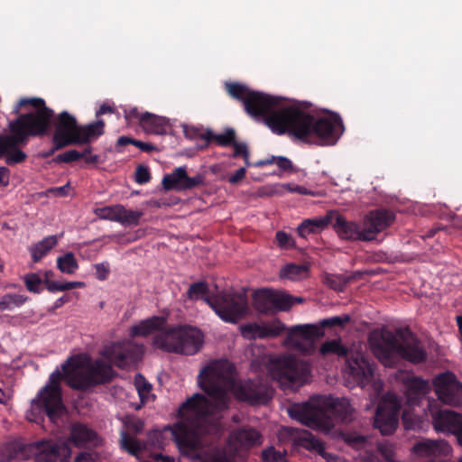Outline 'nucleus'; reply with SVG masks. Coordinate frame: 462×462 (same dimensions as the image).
Masks as SVG:
<instances>
[{"instance_id": "1", "label": "nucleus", "mask_w": 462, "mask_h": 462, "mask_svg": "<svg viewBox=\"0 0 462 462\" xmlns=\"http://www.w3.org/2000/svg\"><path fill=\"white\" fill-rule=\"evenodd\" d=\"M199 386L208 394L195 393L179 409L180 420L170 428L181 453L201 462H235L221 450L203 451V436L219 431L222 412L228 408L230 393L238 400L264 403L273 396V389L260 382L236 383L233 366L227 360H215L198 375Z\"/></svg>"}, {"instance_id": "2", "label": "nucleus", "mask_w": 462, "mask_h": 462, "mask_svg": "<svg viewBox=\"0 0 462 462\" xmlns=\"http://www.w3.org/2000/svg\"><path fill=\"white\" fill-rule=\"evenodd\" d=\"M142 353V346L124 341L106 346L100 353L101 358L94 362L85 354L69 358L61 365V371L56 369L51 374L48 383L31 401L26 419L41 424L47 416L51 422L57 423L65 413L60 391L63 376L71 388L86 389L111 380L115 374L112 365L121 368L127 367Z\"/></svg>"}, {"instance_id": "3", "label": "nucleus", "mask_w": 462, "mask_h": 462, "mask_svg": "<svg viewBox=\"0 0 462 462\" xmlns=\"http://www.w3.org/2000/svg\"><path fill=\"white\" fill-rule=\"evenodd\" d=\"M228 94L243 102L245 111L262 118L273 133L288 132L312 144L333 145L344 133L341 118L336 114L315 117L299 104H287L282 97L253 91L238 83H226Z\"/></svg>"}, {"instance_id": "4", "label": "nucleus", "mask_w": 462, "mask_h": 462, "mask_svg": "<svg viewBox=\"0 0 462 462\" xmlns=\"http://www.w3.org/2000/svg\"><path fill=\"white\" fill-rule=\"evenodd\" d=\"M369 345L374 355L385 366H393L400 359L420 363L426 359V351L409 329H375L369 336Z\"/></svg>"}, {"instance_id": "5", "label": "nucleus", "mask_w": 462, "mask_h": 462, "mask_svg": "<svg viewBox=\"0 0 462 462\" xmlns=\"http://www.w3.org/2000/svg\"><path fill=\"white\" fill-rule=\"evenodd\" d=\"M24 107L27 112L20 116L15 121L9 123L12 135H0V158L6 157L14 146H17L32 135H41L47 132L53 112L45 106L42 98H22L14 107L18 114Z\"/></svg>"}, {"instance_id": "6", "label": "nucleus", "mask_w": 462, "mask_h": 462, "mask_svg": "<svg viewBox=\"0 0 462 462\" xmlns=\"http://www.w3.org/2000/svg\"><path fill=\"white\" fill-rule=\"evenodd\" d=\"M353 412L354 409L346 398L326 402L324 398H318L303 403H294L288 409L291 419L325 433H328L334 427L332 420L327 416L328 413L342 422H348L352 420Z\"/></svg>"}, {"instance_id": "7", "label": "nucleus", "mask_w": 462, "mask_h": 462, "mask_svg": "<svg viewBox=\"0 0 462 462\" xmlns=\"http://www.w3.org/2000/svg\"><path fill=\"white\" fill-rule=\"evenodd\" d=\"M105 124L97 120L86 125H79L75 116L61 112L54 121L52 152L70 144H83L98 138L104 133Z\"/></svg>"}, {"instance_id": "8", "label": "nucleus", "mask_w": 462, "mask_h": 462, "mask_svg": "<svg viewBox=\"0 0 462 462\" xmlns=\"http://www.w3.org/2000/svg\"><path fill=\"white\" fill-rule=\"evenodd\" d=\"M267 371L270 377L284 390L295 391L304 384L310 376L308 363L292 356H277L269 358Z\"/></svg>"}, {"instance_id": "9", "label": "nucleus", "mask_w": 462, "mask_h": 462, "mask_svg": "<svg viewBox=\"0 0 462 462\" xmlns=\"http://www.w3.org/2000/svg\"><path fill=\"white\" fill-rule=\"evenodd\" d=\"M348 315L335 316L320 321V325H297L290 328L284 345L307 355L314 348V342L323 337L322 328L325 326H341L349 321Z\"/></svg>"}, {"instance_id": "10", "label": "nucleus", "mask_w": 462, "mask_h": 462, "mask_svg": "<svg viewBox=\"0 0 462 462\" xmlns=\"http://www.w3.org/2000/svg\"><path fill=\"white\" fill-rule=\"evenodd\" d=\"M397 376L404 385L406 397L402 417L404 428L406 430H415L420 426L421 420L418 415L413 413V409L430 393V383L405 372H400Z\"/></svg>"}, {"instance_id": "11", "label": "nucleus", "mask_w": 462, "mask_h": 462, "mask_svg": "<svg viewBox=\"0 0 462 462\" xmlns=\"http://www.w3.org/2000/svg\"><path fill=\"white\" fill-rule=\"evenodd\" d=\"M344 371L349 378L361 387L364 388L371 384L373 390V393H371L372 401L375 400L383 391V382L380 379L374 378V365L363 352H351L346 358Z\"/></svg>"}, {"instance_id": "12", "label": "nucleus", "mask_w": 462, "mask_h": 462, "mask_svg": "<svg viewBox=\"0 0 462 462\" xmlns=\"http://www.w3.org/2000/svg\"><path fill=\"white\" fill-rule=\"evenodd\" d=\"M205 302L226 323H237L248 311L246 297L241 293L223 292L214 298H206Z\"/></svg>"}, {"instance_id": "13", "label": "nucleus", "mask_w": 462, "mask_h": 462, "mask_svg": "<svg viewBox=\"0 0 462 462\" xmlns=\"http://www.w3.org/2000/svg\"><path fill=\"white\" fill-rule=\"evenodd\" d=\"M28 448L35 462H69L72 453L66 440L42 439Z\"/></svg>"}, {"instance_id": "14", "label": "nucleus", "mask_w": 462, "mask_h": 462, "mask_svg": "<svg viewBox=\"0 0 462 462\" xmlns=\"http://www.w3.org/2000/svg\"><path fill=\"white\" fill-rule=\"evenodd\" d=\"M400 401L393 393L384 394L379 402L374 416V427L383 435L393 434L398 426Z\"/></svg>"}, {"instance_id": "15", "label": "nucleus", "mask_w": 462, "mask_h": 462, "mask_svg": "<svg viewBox=\"0 0 462 462\" xmlns=\"http://www.w3.org/2000/svg\"><path fill=\"white\" fill-rule=\"evenodd\" d=\"M436 395L443 403L451 406L462 405V383L457 376L446 372L437 375L433 380Z\"/></svg>"}, {"instance_id": "16", "label": "nucleus", "mask_w": 462, "mask_h": 462, "mask_svg": "<svg viewBox=\"0 0 462 462\" xmlns=\"http://www.w3.org/2000/svg\"><path fill=\"white\" fill-rule=\"evenodd\" d=\"M203 181V175L197 174L193 177H189L187 167L180 166L174 169L172 172L164 175L162 185L166 190L184 191L201 185Z\"/></svg>"}, {"instance_id": "17", "label": "nucleus", "mask_w": 462, "mask_h": 462, "mask_svg": "<svg viewBox=\"0 0 462 462\" xmlns=\"http://www.w3.org/2000/svg\"><path fill=\"white\" fill-rule=\"evenodd\" d=\"M394 220L393 212L384 209L370 211L363 220L365 237L367 241L373 240L377 234L390 226Z\"/></svg>"}, {"instance_id": "18", "label": "nucleus", "mask_w": 462, "mask_h": 462, "mask_svg": "<svg viewBox=\"0 0 462 462\" xmlns=\"http://www.w3.org/2000/svg\"><path fill=\"white\" fill-rule=\"evenodd\" d=\"M262 442V435L256 430L250 427L233 430L228 439L230 449L236 453L259 446Z\"/></svg>"}, {"instance_id": "19", "label": "nucleus", "mask_w": 462, "mask_h": 462, "mask_svg": "<svg viewBox=\"0 0 462 462\" xmlns=\"http://www.w3.org/2000/svg\"><path fill=\"white\" fill-rule=\"evenodd\" d=\"M285 326L279 320L264 323H247L240 327L241 335L246 339L273 337L280 335Z\"/></svg>"}, {"instance_id": "20", "label": "nucleus", "mask_w": 462, "mask_h": 462, "mask_svg": "<svg viewBox=\"0 0 462 462\" xmlns=\"http://www.w3.org/2000/svg\"><path fill=\"white\" fill-rule=\"evenodd\" d=\"M434 430L438 432L457 435L462 429V415L449 410L431 413Z\"/></svg>"}, {"instance_id": "21", "label": "nucleus", "mask_w": 462, "mask_h": 462, "mask_svg": "<svg viewBox=\"0 0 462 462\" xmlns=\"http://www.w3.org/2000/svg\"><path fill=\"white\" fill-rule=\"evenodd\" d=\"M333 228L340 239L349 241H367L363 224L347 220L341 215H335Z\"/></svg>"}, {"instance_id": "22", "label": "nucleus", "mask_w": 462, "mask_h": 462, "mask_svg": "<svg viewBox=\"0 0 462 462\" xmlns=\"http://www.w3.org/2000/svg\"><path fill=\"white\" fill-rule=\"evenodd\" d=\"M180 328L181 326L161 328L153 337V346L165 352L180 354Z\"/></svg>"}, {"instance_id": "23", "label": "nucleus", "mask_w": 462, "mask_h": 462, "mask_svg": "<svg viewBox=\"0 0 462 462\" xmlns=\"http://www.w3.org/2000/svg\"><path fill=\"white\" fill-rule=\"evenodd\" d=\"M450 450V446L444 440L424 439L417 442L411 452L420 458H430L447 456Z\"/></svg>"}, {"instance_id": "24", "label": "nucleus", "mask_w": 462, "mask_h": 462, "mask_svg": "<svg viewBox=\"0 0 462 462\" xmlns=\"http://www.w3.org/2000/svg\"><path fill=\"white\" fill-rule=\"evenodd\" d=\"M180 337V349L181 355H194L203 345V334L198 328L189 326H181Z\"/></svg>"}, {"instance_id": "25", "label": "nucleus", "mask_w": 462, "mask_h": 462, "mask_svg": "<svg viewBox=\"0 0 462 462\" xmlns=\"http://www.w3.org/2000/svg\"><path fill=\"white\" fill-rule=\"evenodd\" d=\"M67 442H71L77 447H86L88 445L98 446L101 439L97 433L88 426L77 423L72 425L70 435Z\"/></svg>"}, {"instance_id": "26", "label": "nucleus", "mask_w": 462, "mask_h": 462, "mask_svg": "<svg viewBox=\"0 0 462 462\" xmlns=\"http://www.w3.org/2000/svg\"><path fill=\"white\" fill-rule=\"evenodd\" d=\"M166 319L161 316H152L134 325L130 329L132 337H146L155 331L157 333L165 325Z\"/></svg>"}, {"instance_id": "27", "label": "nucleus", "mask_w": 462, "mask_h": 462, "mask_svg": "<svg viewBox=\"0 0 462 462\" xmlns=\"http://www.w3.org/2000/svg\"><path fill=\"white\" fill-rule=\"evenodd\" d=\"M140 125L148 134H164L169 124L165 117L146 112L140 116Z\"/></svg>"}, {"instance_id": "28", "label": "nucleus", "mask_w": 462, "mask_h": 462, "mask_svg": "<svg viewBox=\"0 0 462 462\" xmlns=\"http://www.w3.org/2000/svg\"><path fill=\"white\" fill-rule=\"evenodd\" d=\"M332 218L333 213H329L324 217L306 219L298 226V233L301 237H306L310 234L318 233L323 230Z\"/></svg>"}, {"instance_id": "29", "label": "nucleus", "mask_w": 462, "mask_h": 462, "mask_svg": "<svg viewBox=\"0 0 462 462\" xmlns=\"http://www.w3.org/2000/svg\"><path fill=\"white\" fill-rule=\"evenodd\" d=\"M134 386L138 393L140 402L134 404V407L135 410H139L145 403L152 401L154 395L152 393V384L149 383L141 374H137L134 376Z\"/></svg>"}, {"instance_id": "30", "label": "nucleus", "mask_w": 462, "mask_h": 462, "mask_svg": "<svg viewBox=\"0 0 462 462\" xmlns=\"http://www.w3.org/2000/svg\"><path fill=\"white\" fill-rule=\"evenodd\" d=\"M60 236H49L35 244L30 248V253L33 262H39L58 243Z\"/></svg>"}, {"instance_id": "31", "label": "nucleus", "mask_w": 462, "mask_h": 462, "mask_svg": "<svg viewBox=\"0 0 462 462\" xmlns=\"http://www.w3.org/2000/svg\"><path fill=\"white\" fill-rule=\"evenodd\" d=\"M302 445L310 450L317 451L327 462H340V457L325 451L323 443L314 436L307 434L302 439Z\"/></svg>"}, {"instance_id": "32", "label": "nucleus", "mask_w": 462, "mask_h": 462, "mask_svg": "<svg viewBox=\"0 0 462 462\" xmlns=\"http://www.w3.org/2000/svg\"><path fill=\"white\" fill-rule=\"evenodd\" d=\"M280 276L291 281L305 279L309 276V266L306 264H287L281 269Z\"/></svg>"}, {"instance_id": "33", "label": "nucleus", "mask_w": 462, "mask_h": 462, "mask_svg": "<svg viewBox=\"0 0 462 462\" xmlns=\"http://www.w3.org/2000/svg\"><path fill=\"white\" fill-rule=\"evenodd\" d=\"M254 308L261 313H267L273 310V290H262L254 294Z\"/></svg>"}, {"instance_id": "34", "label": "nucleus", "mask_w": 462, "mask_h": 462, "mask_svg": "<svg viewBox=\"0 0 462 462\" xmlns=\"http://www.w3.org/2000/svg\"><path fill=\"white\" fill-rule=\"evenodd\" d=\"M27 300V297L22 294L7 293L0 298V310L11 311L21 307Z\"/></svg>"}, {"instance_id": "35", "label": "nucleus", "mask_w": 462, "mask_h": 462, "mask_svg": "<svg viewBox=\"0 0 462 462\" xmlns=\"http://www.w3.org/2000/svg\"><path fill=\"white\" fill-rule=\"evenodd\" d=\"M58 269L68 274L76 273L79 268L78 262L72 253H67L57 259Z\"/></svg>"}, {"instance_id": "36", "label": "nucleus", "mask_w": 462, "mask_h": 462, "mask_svg": "<svg viewBox=\"0 0 462 462\" xmlns=\"http://www.w3.org/2000/svg\"><path fill=\"white\" fill-rule=\"evenodd\" d=\"M344 440L357 450H364L365 453H369L372 450V446L366 437L346 433L344 435Z\"/></svg>"}, {"instance_id": "37", "label": "nucleus", "mask_w": 462, "mask_h": 462, "mask_svg": "<svg viewBox=\"0 0 462 462\" xmlns=\"http://www.w3.org/2000/svg\"><path fill=\"white\" fill-rule=\"evenodd\" d=\"M120 444L122 448L125 449L129 454L138 457V454L143 449V444L135 438L131 437L126 432L121 433Z\"/></svg>"}, {"instance_id": "38", "label": "nucleus", "mask_w": 462, "mask_h": 462, "mask_svg": "<svg viewBox=\"0 0 462 462\" xmlns=\"http://www.w3.org/2000/svg\"><path fill=\"white\" fill-rule=\"evenodd\" d=\"M273 301L274 310H287L294 305L293 297L279 291L273 290Z\"/></svg>"}, {"instance_id": "39", "label": "nucleus", "mask_w": 462, "mask_h": 462, "mask_svg": "<svg viewBox=\"0 0 462 462\" xmlns=\"http://www.w3.org/2000/svg\"><path fill=\"white\" fill-rule=\"evenodd\" d=\"M143 212L139 210H129L124 206L121 207L117 222L123 226H136L139 223Z\"/></svg>"}, {"instance_id": "40", "label": "nucleus", "mask_w": 462, "mask_h": 462, "mask_svg": "<svg viewBox=\"0 0 462 462\" xmlns=\"http://www.w3.org/2000/svg\"><path fill=\"white\" fill-rule=\"evenodd\" d=\"M320 353L323 356L333 353L339 356H346L347 349L341 344L339 339H333L326 341L324 344H322L320 346Z\"/></svg>"}, {"instance_id": "41", "label": "nucleus", "mask_w": 462, "mask_h": 462, "mask_svg": "<svg viewBox=\"0 0 462 462\" xmlns=\"http://www.w3.org/2000/svg\"><path fill=\"white\" fill-rule=\"evenodd\" d=\"M122 205L116 204L95 209V214L100 219L117 222Z\"/></svg>"}, {"instance_id": "42", "label": "nucleus", "mask_w": 462, "mask_h": 462, "mask_svg": "<svg viewBox=\"0 0 462 462\" xmlns=\"http://www.w3.org/2000/svg\"><path fill=\"white\" fill-rule=\"evenodd\" d=\"M187 296L189 300H197L202 299L205 300L208 296V285L205 282H195L191 284L187 291Z\"/></svg>"}, {"instance_id": "43", "label": "nucleus", "mask_w": 462, "mask_h": 462, "mask_svg": "<svg viewBox=\"0 0 462 462\" xmlns=\"http://www.w3.org/2000/svg\"><path fill=\"white\" fill-rule=\"evenodd\" d=\"M262 459L263 462H286L284 453L275 450L273 447L263 450Z\"/></svg>"}, {"instance_id": "44", "label": "nucleus", "mask_w": 462, "mask_h": 462, "mask_svg": "<svg viewBox=\"0 0 462 462\" xmlns=\"http://www.w3.org/2000/svg\"><path fill=\"white\" fill-rule=\"evenodd\" d=\"M23 281L29 291L38 293L42 291V279L37 273L24 275Z\"/></svg>"}, {"instance_id": "45", "label": "nucleus", "mask_w": 462, "mask_h": 462, "mask_svg": "<svg viewBox=\"0 0 462 462\" xmlns=\"http://www.w3.org/2000/svg\"><path fill=\"white\" fill-rule=\"evenodd\" d=\"M283 190H288L289 192H296L299 194L309 195L311 194L306 188L299 185H291V184H277L275 186L273 193H282Z\"/></svg>"}, {"instance_id": "46", "label": "nucleus", "mask_w": 462, "mask_h": 462, "mask_svg": "<svg viewBox=\"0 0 462 462\" xmlns=\"http://www.w3.org/2000/svg\"><path fill=\"white\" fill-rule=\"evenodd\" d=\"M25 158L26 154L22 150L18 149L17 146H14L7 153L5 162L9 165H14L22 162Z\"/></svg>"}, {"instance_id": "47", "label": "nucleus", "mask_w": 462, "mask_h": 462, "mask_svg": "<svg viewBox=\"0 0 462 462\" xmlns=\"http://www.w3.org/2000/svg\"><path fill=\"white\" fill-rule=\"evenodd\" d=\"M276 240L278 245L283 249L292 248L295 245L292 236L283 231H278L276 233Z\"/></svg>"}, {"instance_id": "48", "label": "nucleus", "mask_w": 462, "mask_h": 462, "mask_svg": "<svg viewBox=\"0 0 462 462\" xmlns=\"http://www.w3.org/2000/svg\"><path fill=\"white\" fill-rule=\"evenodd\" d=\"M236 133L233 129H226L224 133L215 135V140L220 145H229L235 142Z\"/></svg>"}, {"instance_id": "49", "label": "nucleus", "mask_w": 462, "mask_h": 462, "mask_svg": "<svg viewBox=\"0 0 462 462\" xmlns=\"http://www.w3.org/2000/svg\"><path fill=\"white\" fill-rule=\"evenodd\" d=\"M82 157H85V152H79L77 150H69L63 153L59 154L56 157V161L62 162H71Z\"/></svg>"}, {"instance_id": "50", "label": "nucleus", "mask_w": 462, "mask_h": 462, "mask_svg": "<svg viewBox=\"0 0 462 462\" xmlns=\"http://www.w3.org/2000/svg\"><path fill=\"white\" fill-rule=\"evenodd\" d=\"M232 144L234 146L233 156L234 157H237V156L242 155L244 157V159H245V165L247 167L250 166L249 152H248L246 144L244 143H236V142H234Z\"/></svg>"}, {"instance_id": "51", "label": "nucleus", "mask_w": 462, "mask_h": 462, "mask_svg": "<svg viewBox=\"0 0 462 462\" xmlns=\"http://www.w3.org/2000/svg\"><path fill=\"white\" fill-rule=\"evenodd\" d=\"M134 179L138 184L147 183L151 179L149 169L146 166L139 165L136 168Z\"/></svg>"}, {"instance_id": "52", "label": "nucleus", "mask_w": 462, "mask_h": 462, "mask_svg": "<svg viewBox=\"0 0 462 462\" xmlns=\"http://www.w3.org/2000/svg\"><path fill=\"white\" fill-rule=\"evenodd\" d=\"M96 276L98 280L104 281L107 278L109 273V266L106 263H97L95 265Z\"/></svg>"}, {"instance_id": "53", "label": "nucleus", "mask_w": 462, "mask_h": 462, "mask_svg": "<svg viewBox=\"0 0 462 462\" xmlns=\"http://www.w3.org/2000/svg\"><path fill=\"white\" fill-rule=\"evenodd\" d=\"M149 439L153 446L159 448H162L165 444L162 439V433L159 430L152 431L149 436Z\"/></svg>"}, {"instance_id": "54", "label": "nucleus", "mask_w": 462, "mask_h": 462, "mask_svg": "<svg viewBox=\"0 0 462 462\" xmlns=\"http://www.w3.org/2000/svg\"><path fill=\"white\" fill-rule=\"evenodd\" d=\"M70 188V183L67 182L65 185L61 187H55L48 189V193L58 195V196H66L68 194V190Z\"/></svg>"}, {"instance_id": "55", "label": "nucleus", "mask_w": 462, "mask_h": 462, "mask_svg": "<svg viewBox=\"0 0 462 462\" xmlns=\"http://www.w3.org/2000/svg\"><path fill=\"white\" fill-rule=\"evenodd\" d=\"M10 180V171L6 167H0V188L6 187Z\"/></svg>"}, {"instance_id": "56", "label": "nucleus", "mask_w": 462, "mask_h": 462, "mask_svg": "<svg viewBox=\"0 0 462 462\" xmlns=\"http://www.w3.org/2000/svg\"><path fill=\"white\" fill-rule=\"evenodd\" d=\"M245 168H240L237 171H236V172L233 175H231L229 177L228 180L230 183L236 184L238 181H240L241 180H243L245 178Z\"/></svg>"}, {"instance_id": "57", "label": "nucleus", "mask_w": 462, "mask_h": 462, "mask_svg": "<svg viewBox=\"0 0 462 462\" xmlns=\"http://www.w3.org/2000/svg\"><path fill=\"white\" fill-rule=\"evenodd\" d=\"M275 163L281 170L283 171L289 170L292 166L291 162L288 158L282 156L277 157Z\"/></svg>"}, {"instance_id": "58", "label": "nucleus", "mask_w": 462, "mask_h": 462, "mask_svg": "<svg viewBox=\"0 0 462 462\" xmlns=\"http://www.w3.org/2000/svg\"><path fill=\"white\" fill-rule=\"evenodd\" d=\"M133 144L143 152H152V151L156 150V148L149 143H144V142L134 140V142H133Z\"/></svg>"}, {"instance_id": "59", "label": "nucleus", "mask_w": 462, "mask_h": 462, "mask_svg": "<svg viewBox=\"0 0 462 462\" xmlns=\"http://www.w3.org/2000/svg\"><path fill=\"white\" fill-rule=\"evenodd\" d=\"M62 283L60 282L55 281H47L46 282V287L48 291L54 292V291H62Z\"/></svg>"}, {"instance_id": "60", "label": "nucleus", "mask_w": 462, "mask_h": 462, "mask_svg": "<svg viewBox=\"0 0 462 462\" xmlns=\"http://www.w3.org/2000/svg\"><path fill=\"white\" fill-rule=\"evenodd\" d=\"M85 286L83 282H66L62 283V291L72 290L75 288H82Z\"/></svg>"}, {"instance_id": "61", "label": "nucleus", "mask_w": 462, "mask_h": 462, "mask_svg": "<svg viewBox=\"0 0 462 462\" xmlns=\"http://www.w3.org/2000/svg\"><path fill=\"white\" fill-rule=\"evenodd\" d=\"M142 115L143 114L139 113L137 108L134 107V108H131L127 112H125V118H126V120L137 119L138 123L140 124V116Z\"/></svg>"}, {"instance_id": "62", "label": "nucleus", "mask_w": 462, "mask_h": 462, "mask_svg": "<svg viewBox=\"0 0 462 462\" xmlns=\"http://www.w3.org/2000/svg\"><path fill=\"white\" fill-rule=\"evenodd\" d=\"M74 462H95L91 454L87 452H81L79 454Z\"/></svg>"}, {"instance_id": "63", "label": "nucleus", "mask_w": 462, "mask_h": 462, "mask_svg": "<svg viewBox=\"0 0 462 462\" xmlns=\"http://www.w3.org/2000/svg\"><path fill=\"white\" fill-rule=\"evenodd\" d=\"M83 152H85V157L83 158L87 162L95 163L98 162V156L96 154H92L90 152V148H87Z\"/></svg>"}, {"instance_id": "64", "label": "nucleus", "mask_w": 462, "mask_h": 462, "mask_svg": "<svg viewBox=\"0 0 462 462\" xmlns=\"http://www.w3.org/2000/svg\"><path fill=\"white\" fill-rule=\"evenodd\" d=\"M109 238L112 240V241H115L118 244H128V243H131L133 242L134 239V238H127V239H124V237L119 235V234H115V235H112L109 236Z\"/></svg>"}]
</instances>
